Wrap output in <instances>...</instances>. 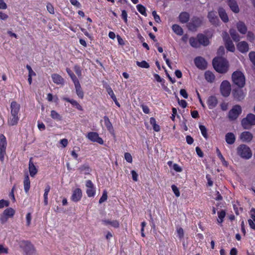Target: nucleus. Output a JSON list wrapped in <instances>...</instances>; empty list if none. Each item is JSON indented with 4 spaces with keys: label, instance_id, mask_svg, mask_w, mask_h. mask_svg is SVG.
Returning <instances> with one entry per match:
<instances>
[{
    "label": "nucleus",
    "instance_id": "4be33fe9",
    "mask_svg": "<svg viewBox=\"0 0 255 255\" xmlns=\"http://www.w3.org/2000/svg\"><path fill=\"white\" fill-rule=\"evenodd\" d=\"M179 21L181 23H187L190 19V14L188 12H181L178 16Z\"/></svg>",
    "mask_w": 255,
    "mask_h": 255
},
{
    "label": "nucleus",
    "instance_id": "13d9d810",
    "mask_svg": "<svg viewBox=\"0 0 255 255\" xmlns=\"http://www.w3.org/2000/svg\"><path fill=\"white\" fill-rule=\"evenodd\" d=\"M46 8L48 11L51 14L54 13V8L52 4L50 3H48L46 5Z\"/></svg>",
    "mask_w": 255,
    "mask_h": 255
},
{
    "label": "nucleus",
    "instance_id": "0e129e2a",
    "mask_svg": "<svg viewBox=\"0 0 255 255\" xmlns=\"http://www.w3.org/2000/svg\"><path fill=\"white\" fill-rule=\"evenodd\" d=\"M31 214L30 213H28L26 215V225L29 226L31 224Z\"/></svg>",
    "mask_w": 255,
    "mask_h": 255
},
{
    "label": "nucleus",
    "instance_id": "7c9ffc66",
    "mask_svg": "<svg viewBox=\"0 0 255 255\" xmlns=\"http://www.w3.org/2000/svg\"><path fill=\"white\" fill-rule=\"evenodd\" d=\"M237 28L238 31L242 34H245L247 32V27L245 23L241 21L237 23Z\"/></svg>",
    "mask_w": 255,
    "mask_h": 255
},
{
    "label": "nucleus",
    "instance_id": "9d476101",
    "mask_svg": "<svg viewBox=\"0 0 255 255\" xmlns=\"http://www.w3.org/2000/svg\"><path fill=\"white\" fill-rule=\"evenodd\" d=\"M232 94L234 99L238 102L243 100L246 96V93L242 88L239 87L234 89L232 91Z\"/></svg>",
    "mask_w": 255,
    "mask_h": 255
},
{
    "label": "nucleus",
    "instance_id": "f03ea898",
    "mask_svg": "<svg viewBox=\"0 0 255 255\" xmlns=\"http://www.w3.org/2000/svg\"><path fill=\"white\" fill-rule=\"evenodd\" d=\"M233 83L240 88H243L246 83V78L244 74L240 71L237 70L232 75Z\"/></svg>",
    "mask_w": 255,
    "mask_h": 255
},
{
    "label": "nucleus",
    "instance_id": "864d4df0",
    "mask_svg": "<svg viewBox=\"0 0 255 255\" xmlns=\"http://www.w3.org/2000/svg\"><path fill=\"white\" fill-rule=\"evenodd\" d=\"M171 189L176 197H178L180 196V191H179L178 187L175 185H174V184L172 185L171 186Z\"/></svg>",
    "mask_w": 255,
    "mask_h": 255
},
{
    "label": "nucleus",
    "instance_id": "680f3d73",
    "mask_svg": "<svg viewBox=\"0 0 255 255\" xmlns=\"http://www.w3.org/2000/svg\"><path fill=\"white\" fill-rule=\"evenodd\" d=\"M249 56L251 62L255 66V52L251 51L250 52Z\"/></svg>",
    "mask_w": 255,
    "mask_h": 255
},
{
    "label": "nucleus",
    "instance_id": "58836bf2",
    "mask_svg": "<svg viewBox=\"0 0 255 255\" xmlns=\"http://www.w3.org/2000/svg\"><path fill=\"white\" fill-rule=\"evenodd\" d=\"M74 86L76 89V94L79 98L83 99L84 98V94L80 84L79 83L78 84L75 85Z\"/></svg>",
    "mask_w": 255,
    "mask_h": 255
},
{
    "label": "nucleus",
    "instance_id": "a19ab883",
    "mask_svg": "<svg viewBox=\"0 0 255 255\" xmlns=\"http://www.w3.org/2000/svg\"><path fill=\"white\" fill-rule=\"evenodd\" d=\"M150 124L152 126L153 129L155 131H159L160 129V126L156 124L155 118L151 117L150 118Z\"/></svg>",
    "mask_w": 255,
    "mask_h": 255
},
{
    "label": "nucleus",
    "instance_id": "1a4fd4ad",
    "mask_svg": "<svg viewBox=\"0 0 255 255\" xmlns=\"http://www.w3.org/2000/svg\"><path fill=\"white\" fill-rule=\"evenodd\" d=\"M20 247L23 249L26 255H31L34 250L33 245L28 241H21Z\"/></svg>",
    "mask_w": 255,
    "mask_h": 255
},
{
    "label": "nucleus",
    "instance_id": "b1692460",
    "mask_svg": "<svg viewBox=\"0 0 255 255\" xmlns=\"http://www.w3.org/2000/svg\"><path fill=\"white\" fill-rule=\"evenodd\" d=\"M32 160V158H30L29 161L28 169L30 176L32 177H34L35 175L37 173L38 170L36 168V166L34 165Z\"/></svg>",
    "mask_w": 255,
    "mask_h": 255
},
{
    "label": "nucleus",
    "instance_id": "423d86ee",
    "mask_svg": "<svg viewBox=\"0 0 255 255\" xmlns=\"http://www.w3.org/2000/svg\"><path fill=\"white\" fill-rule=\"evenodd\" d=\"M202 23V19L196 16L192 17L190 21L187 23V27L188 30L192 31H195L197 28L200 27Z\"/></svg>",
    "mask_w": 255,
    "mask_h": 255
},
{
    "label": "nucleus",
    "instance_id": "2eb2a0df",
    "mask_svg": "<svg viewBox=\"0 0 255 255\" xmlns=\"http://www.w3.org/2000/svg\"><path fill=\"white\" fill-rule=\"evenodd\" d=\"M208 18L209 21L214 25H218L219 23V19L216 15V13L214 11H209L208 13Z\"/></svg>",
    "mask_w": 255,
    "mask_h": 255
},
{
    "label": "nucleus",
    "instance_id": "473e14b6",
    "mask_svg": "<svg viewBox=\"0 0 255 255\" xmlns=\"http://www.w3.org/2000/svg\"><path fill=\"white\" fill-rule=\"evenodd\" d=\"M7 142L5 136L1 134L0 135V151H6Z\"/></svg>",
    "mask_w": 255,
    "mask_h": 255
},
{
    "label": "nucleus",
    "instance_id": "ddd939ff",
    "mask_svg": "<svg viewBox=\"0 0 255 255\" xmlns=\"http://www.w3.org/2000/svg\"><path fill=\"white\" fill-rule=\"evenodd\" d=\"M82 197V191L79 188H77L72 191V194L71 196V200L74 202L80 201Z\"/></svg>",
    "mask_w": 255,
    "mask_h": 255
},
{
    "label": "nucleus",
    "instance_id": "f3484780",
    "mask_svg": "<svg viewBox=\"0 0 255 255\" xmlns=\"http://www.w3.org/2000/svg\"><path fill=\"white\" fill-rule=\"evenodd\" d=\"M250 215L251 219L248 220L249 225L252 230H255V208L251 209Z\"/></svg>",
    "mask_w": 255,
    "mask_h": 255
},
{
    "label": "nucleus",
    "instance_id": "5fc2aeb1",
    "mask_svg": "<svg viewBox=\"0 0 255 255\" xmlns=\"http://www.w3.org/2000/svg\"><path fill=\"white\" fill-rule=\"evenodd\" d=\"M106 89H107V91L108 93L109 94V95L110 96L111 98L113 100H114V99L116 98V97L112 89L109 86L106 88Z\"/></svg>",
    "mask_w": 255,
    "mask_h": 255
},
{
    "label": "nucleus",
    "instance_id": "6e6d98bb",
    "mask_svg": "<svg viewBox=\"0 0 255 255\" xmlns=\"http://www.w3.org/2000/svg\"><path fill=\"white\" fill-rule=\"evenodd\" d=\"M121 18L123 19L126 23L128 22V14L126 10H122Z\"/></svg>",
    "mask_w": 255,
    "mask_h": 255
},
{
    "label": "nucleus",
    "instance_id": "4468645a",
    "mask_svg": "<svg viewBox=\"0 0 255 255\" xmlns=\"http://www.w3.org/2000/svg\"><path fill=\"white\" fill-rule=\"evenodd\" d=\"M218 101L215 96H210L207 100L208 108L210 110L215 108L218 105Z\"/></svg>",
    "mask_w": 255,
    "mask_h": 255
},
{
    "label": "nucleus",
    "instance_id": "6e6552de",
    "mask_svg": "<svg viewBox=\"0 0 255 255\" xmlns=\"http://www.w3.org/2000/svg\"><path fill=\"white\" fill-rule=\"evenodd\" d=\"M222 37L223 40L225 42V45L226 49L229 51L234 52L235 50V47L228 32L224 31L222 33Z\"/></svg>",
    "mask_w": 255,
    "mask_h": 255
},
{
    "label": "nucleus",
    "instance_id": "a18cd8bd",
    "mask_svg": "<svg viewBox=\"0 0 255 255\" xmlns=\"http://www.w3.org/2000/svg\"><path fill=\"white\" fill-rule=\"evenodd\" d=\"M50 116L53 119L57 121L62 120V116L55 110L51 111Z\"/></svg>",
    "mask_w": 255,
    "mask_h": 255
},
{
    "label": "nucleus",
    "instance_id": "6ab92c4d",
    "mask_svg": "<svg viewBox=\"0 0 255 255\" xmlns=\"http://www.w3.org/2000/svg\"><path fill=\"white\" fill-rule=\"evenodd\" d=\"M253 138V135L250 131H243L240 135V139L243 142H249Z\"/></svg>",
    "mask_w": 255,
    "mask_h": 255
},
{
    "label": "nucleus",
    "instance_id": "0eeeda50",
    "mask_svg": "<svg viewBox=\"0 0 255 255\" xmlns=\"http://www.w3.org/2000/svg\"><path fill=\"white\" fill-rule=\"evenodd\" d=\"M220 91L223 97H229L231 92V86L230 82L227 80H224L221 84Z\"/></svg>",
    "mask_w": 255,
    "mask_h": 255
},
{
    "label": "nucleus",
    "instance_id": "09e8293b",
    "mask_svg": "<svg viewBox=\"0 0 255 255\" xmlns=\"http://www.w3.org/2000/svg\"><path fill=\"white\" fill-rule=\"evenodd\" d=\"M136 65L141 68H148L150 66L149 64L145 60H142L141 62L136 61Z\"/></svg>",
    "mask_w": 255,
    "mask_h": 255
},
{
    "label": "nucleus",
    "instance_id": "79ce46f5",
    "mask_svg": "<svg viewBox=\"0 0 255 255\" xmlns=\"http://www.w3.org/2000/svg\"><path fill=\"white\" fill-rule=\"evenodd\" d=\"M216 153H217V156L221 160V161L222 163V164L224 166H225L227 167L228 165V163L225 160V158L223 156L222 154L221 153L220 150H219V149L218 148H216Z\"/></svg>",
    "mask_w": 255,
    "mask_h": 255
},
{
    "label": "nucleus",
    "instance_id": "f257e3e1",
    "mask_svg": "<svg viewBox=\"0 0 255 255\" xmlns=\"http://www.w3.org/2000/svg\"><path fill=\"white\" fill-rule=\"evenodd\" d=\"M212 64L215 70L220 73H225L228 70V62L226 59L221 57L214 58Z\"/></svg>",
    "mask_w": 255,
    "mask_h": 255
},
{
    "label": "nucleus",
    "instance_id": "a211bd4d",
    "mask_svg": "<svg viewBox=\"0 0 255 255\" xmlns=\"http://www.w3.org/2000/svg\"><path fill=\"white\" fill-rule=\"evenodd\" d=\"M62 100L70 103L73 107H75L78 110L80 111H83V109L80 104L76 100L74 99H71L67 97H63L62 98Z\"/></svg>",
    "mask_w": 255,
    "mask_h": 255
},
{
    "label": "nucleus",
    "instance_id": "2f4dec72",
    "mask_svg": "<svg viewBox=\"0 0 255 255\" xmlns=\"http://www.w3.org/2000/svg\"><path fill=\"white\" fill-rule=\"evenodd\" d=\"M104 124L105 125L107 129V130L110 132V133H113L114 132V128L113 127V125L111 123V122L110 121L109 118L107 116H104Z\"/></svg>",
    "mask_w": 255,
    "mask_h": 255
},
{
    "label": "nucleus",
    "instance_id": "72a5a7b5",
    "mask_svg": "<svg viewBox=\"0 0 255 255\" xmlns=\"http://www.w3.org/2000/svg\"><path fill=\"white\" fill-rule=\"evenodd\" d=\"M218 219L217 223L222 226V224L224 222V219L226 216V213L225 210H221L217 212Z\"/></svg>",
    "mask_w": 255,
    "mask_h": 255
},
{
    "label": "nucleus",
    "instance_id": "e433bc0d",
    "mask_svg": "<svg viewBox=\"0 0 255 255\" xmlns=\"http://www.w3.org/2000/svg\"><path fill=\"white\" fill-rule=\"evenodd\" d=\"M172 29L174 32L178 35H182L183 34V30L182 27L178 24H174L172 26Z\"/></svg>",
    "mask_w": 255,
    "mask_h": 255
},
{
    "label": "nucleus",
    "instance_id": "dca6fc26",
    "mask_svg": "<svg viewBox=\"0 0 255 255\" xmlns=\"http://www.w3.org/2000/svg\"><path fill=\"white\" fill-rule=\"evenodd\" d=\"M19 120L18 115L10 114L7 119V124L9 126H14L17 125Z\"/></svg>",
    "mask_w": 255,
    "mask_h": 255
},
{
    "label": "nucleus",
    "instance_id": "4c0bfd02",
    "mask_svg": "<svg viewBox=\"0 0 255 255\" xmlns=\"http://www.w3.org/2000/svg\"><path fill=\"white\" fill-rule=\"evenodd\" d=\"M230 34L233 40L235 42H238L240 39V37L236 30L234 29H230L229 30Z\"/></svg>",
    "mask_w": 255,
    "mask_h": 255
},
{
    "label": "nucleus",
    "instance_id": "f8f14e48",
    "mask_svg": "<svg viewBox=\"0 0 255 255\" xmlns=\"http://www.w3.org/2000/svg\"><path fill=\"white\" fill-rule=\"evenodd\" d=\"M194 63L196 66L201 70H205L207 66V61L201 56L196 57L194 59Z\"/></svg>",
    "mask_w": 255,
    "mask_h": 255
},
{
    "label": "nucleus",
    "instance_id": "3c124183",
    "mask_svg": "<svg viewBox=\"0 0 255 255\" xmlns=\"http://www.w3.org/2000/svg\"><path fill=\"white\" fill-rule=\"evenodd\" d=\"M74 70L79 77L82 76V71L80 66L75 65L74 67Z\"/></svg>",
    "mask_w": 255,
    "mask_h": 255
},
{
    "label": "nucleus",
    "instance_id": "9b49d317",
    "mask_svg": "<svg viewBox=\"0 0 255 255\" xmlns=\"http://www.w3.org/2000/svg\"><path fill=\"white\" fill-rule=\"evenodd\" d=\"M86 137L92 142H96L100 144H104L103 139L99 136V134L96 132H89L87 134Z\"/></svg>",
    "mask_w": 255,
    "mask_h": 255
},
{
    "label": "nucleus",
    "instance_id": "f704fd0d",
    "mask_svg": "<svg viewBox=\"0 0 255 255\" xmlns=\"http://www.w3.org/2000/svg\"><path fill=\"white\" fill-rule=\"evenodd\" d=\"M205 79L210 83L214 82L215 77L214 74L210 71H206L205 73Z\"/></svg>",
    "mask_w": 255,
    "mask_h": 255
},
{
    "label": "nucleus",
    "instance_id": "7ed1b4c3",
    "mask_svg": "<svg viewBox=\"0 0 255 255\" xmlns=\"http://www.w3.org/2000/svg\"><path fill=\"white\" fill-rule=\"evenodd\" d=\"M238 155L242 158L248 159L252 156V153L249 147L245 144H241L237 149Z\"/></svg>",
    "mask_w": 255,
    "mask_h": 255
},
{
    "label": "nucleus",
    "instance_id": "393cba45",
    "mask_svg": "<svg viewBox=\"0 0 255 255\" xmlns=\"http://www.w3.org/2000/svg\"><path fill=\"white\" fill-rule=\"evenodd\" d=\"M237 48L242 53H246L249 51V45L246 41H241L238 43Z\"/></svg>",
    "mask_w": 255,
    "mask_h": 255
},
{
    "label": "nucleus",
    "instance_id": "603ef678",
    "mask_svg": "<svg viewBox=\"0 0 255 255\" xmlns=\"http://www.w3.org/2000/svg\"><path fill=\"white\" fill-rule=\"evenodd\" d=\"M108 199L107 192L106 190H104L103 191L102 197L100 198L99 200V203L101 204L104 202L106 201Z\"/></svg>",
    "mask_w": 255,
    "mask_h": 255
},
{
    "label": "nucleus",
    "instance_id": "052dcab7",
    "mask_svg": "<svg viewBox=\"0 0 255 255\" xmlns=\"http://www.w3.org/2000/svg\"><path fill=\"white\" fill-rule=\"evenodd\" d=\"M125 158L127 162L128 163H131L132 162V157L130 153L128 152H126L125 153Z\"/></svg>",
    "mask_w": 255,
    "mask_h": 255
},
{
    "label": "nucleus",
    "instance_id": "8fccbe9b",
    "mask_svg": "<svg viewBox=\"0 0 255 255\" xmlns=\"http://www.w3.org/2000/svg\"><path fill=\"white\" fill-rule=\"evenodd\" d=\"M86 193L89 197H93L96 194V190L95 188H88L86 190Z\"/></svg>",
    "mask_w": 255,
    "mask_h": 255
},
{
    "label": "nucleus",
    "instance_id": "49530a36",
    "mask_svg": "<svg viewBox=\"0 0 255 255\" xmlns=\"http://www.w3.org/2000/svg\"><path fill=\"white\" fill-rule=\"evenodd\" d=\"M136 8L139 12H140L142 15L146 16L147 15V13L146 12V8L141 4H138L136 5Z\"/></svg>",
    "mask_w": 255,
    "mask_h": 255
},
{
    "label": "nucleus",
    "instance_id": "5701e85b",
    "mask_svg": "<svg viewBox=\"0 0 255 255\" xmlns=\"http://www.w3.org/2000/svg\"><path fill=\"white\" fill-rule=\"evenodd\" d=\"M218 11L222 20L225 23L228 22L229 21V17L225 9L222 7H220L218 9Z\"/></svg>",
    "mask_w": 255,
    "mask_h": 255
},
{
    "label": "nucleus",
    "instance_id": "69168bd1",
    "mask_svg": "<svg viewBox=\"0 0 255 255\" xmlns=\"http://www.w3.org/2000/svg\"><path fill=\"white\" fill-rule=\"evenodd\" d=\"M70 2L73 5L78 8L81 7V3L77 0H70Z\"/></svg>",
    "mask_w": 255,
    "mask_h": 255
},
{
    "label": "nucleus",
    "instance_id": "ea45409f",
    "mask_svg": "<svg viewBox=\"0 0 255 255\" xmlns=\"http://www.w3.org/2000/svg\"><path fill=\"white\" fill-rule=\"evenodd\" d=\"M50 189H51V187H50V185H47L44 189L43 197H44V204L45 206L48 204V195L50 190Z\"/></svg>",
    "mask_w": 255,
    "mask_h": 255
},
{
    "label": "nucleus",
    "instance_id": "a878e982",
    "mask_svg": "<svg viewBox=\"0 0 255 255\" xmlns=\"http://www.w3.org/2000/svg\"><path fill=\"white\" fill-rule=\"evenodd\" d=\"M51 78L53 82L57 85H63L64 84V79L59 74H52Z\"/></svg>",
    "mask_w": 255,
    "mask_h": 255
},
{
    "label": "nucleus",
    "instance_id": "bb28decb",
    "mask_svg": "<svg viewBox=\"0 0 255 255\" xmlns=\"http://www.w3.org/2000/svg\"><path fill=\"white\" fill-rule=\"evenodd\" d=\"M20 105L16 101H12L10 104V114L18 115L20 111Z\"/></svg>",
    "mask_w": 255,
    "mask_h": 255
},
{
    "label": "nucleus",
    "instance_id": "c03bdc74",
    "mask_svg": "<svg viewBox=\"0 0 255 255\" xmlns=\"http://www.w3.org/2000/svg\"><path fill=\"white\" fill-rule=\"evenodd\" d=\"M189 43L190 45L194 48H198L200 47L198 38L191 37L189 38Z\"/></svg>",
    "mask_w": 255,
    "mask_h": 255
},
{
    "label": "nucleus",
    "instance_id": "412c9836",
    "mask_svg": "<svg viewBox=\"0 0 255 255\" xmlns=\"http://www.w3.org/2000/svg\"><path fill=\"white\" fill-rule=\"evenodd\" d=\"M197 38L198 39L200 46H207L209 44V40L208 38L203 34L199 33L197 35Z\"/></svg>",
    "mask_w": 255,
    "mask_h": 255
},
{
    "label": "nucleus",
    "instance_id": "37998d69",
    "mask_svg": "<svg viewBox=\"0 0 255 255\" xmlns=\"http://www.w3.org/2000/svg\"><path fill=\"white\" fill-rule=\"evenodd\" d=\"M81 172H85V174H89V172L91 171V169L87 164H84L79 167L78 169Z\"/></svg>",
    "mask_w": 255,
    "mask_h": 255
},
{
    "label": "nucleus",
    "instance_id": "c756f323",
    "mask_svg": "<svg viewBox=\"0 0 255 255\" xmlns=\"http://www.w3.org/2000/svg\"><path fill=\"white\" fill-rule=\"evenodd\" d=\"M23 186L25 192L28 193L30 188V181L28 174L24 175Z\"/></svg>",
    "mask_w": 255,
    "mask_h": 255
},
{
    "label": "nucleus",
    "instance_id": "20e7f679",
    "mask_svg": "<svg viewBox=\"0 0 255 255\" xmlns=\"http://www.w3.org/2000/svg\"><path fill=\"white\" fill-rule=\"evenodd\" d=\"M242 109L240 105H234L229 111L228 118L230 121H235L238 118L239 116L242 114Z\"/></svg>",
    "mask_w": 255,
    "mask_h": 255
},
{
    "label": "nucleus",
    "instance_id": "774afa93",
    "mask_svg": "<svg viewBox=\"0 0 255 255\" xmlns=\"http://www.w3.org/2000/svg\"><path fill=\"white\" fill-rule=\"evenodd\" d=\"M173 168L177 172H181L182 171V168L177 163L173 164Z\"/></svg>",
    "mask_w": 255,
    "mask_h": 255
},
{
    "label": "nucleus",
    "instance_id": "c85d7f7f",
    "mask_svg": "<svg viewBox=\"0 0 255 255\" xmlns=\"http://www.w3.org/2000/svg\"><path fill=\"white\" fill-rule=\"evenodd\" d=\"M225 140L229 144H233L236 141V136L233 132H228L225 135Z\"/></svg>",
    "mask_w": 255,
    "mask_h": 255
},
{
    "label": "nucleus",
    "instance_id": "39448f33",
    "mask_svg": "<svg viewBox=\"0 0 255 255\" xmlns=\"http://www.w3.org/2000/svg\"><path fill=\"white\" fill-rule=\"evenodd\" d=\"M241 125L244 129H249L252 126L255 125V115L253 114H248L246 117L241 121Z\"/></svg>",
    "mask_w": 255,
    "mask_h": 255
},
{
    "label": "nucleus",
    "instance_id": "338daca9",
    "mask_svg": "<svg viewBox=\"0 0 255 255\" xmlns=\"http://www.w3.org/2000/svg\"><path fill=\"white\" fill-rule=\"evenodd\" d=\"M8 219L9 218L7 216H4V214L2 213V214L0 216V221L1 224H3L7 222Z\"/></svg>",
    "mask_w": 255,
    "mask_h": 255
},
{
    "label": "nucleus",
    "instance_id": "de8ad7c7",
    "mask_svg": "<svg viewBox=\"0 0 255 255\" xmlns=\"http://www.w3.org/2000/svg\"><path fill=\"white\" fill-rule=\"evenodd\" d=\"M199 127L200 129L202 135L204 138L207 139L208 136L206 128L205 127V126L202 125H200Z\"/></svg>",
    "mask_w": 255,
    "mask_h": 255
},
{
    "label": "nucleus",
    "instance_id": "e2e57ef3",
    "mask_svg": "<svg viewBox=\"0 0 255 255\" xmlns=\"http://www.w3.org/2000/svg\"><path fill=\"white\" fill-rule=\"evenodd\" d=\"M153 77L156 81L159 83H165V80L161 78V77L157 74H154Z\"/></svg>",
    "mask_w": 255,
    "mask_h": 255
},
{
    "label": "nucleus",
    "instance_id": "cd10ccee",
    "mask_svg": "<svg viewBox=\"0 0 255 255\" xmlns=\"http://www.w3.org/2000/svg\"><path fill=\"white\" fill-rule=\"evenodd\" d=\"M102 222L106 226L110 225L112 227L116 229L119 228L120 227L119 222L117 220L111 221L109 219H105L103 220Z\"/></svg>",
    "mask_w": 255,
    "mask_h": 255
},
{
    "label": "nucleus",
    "instance_id": "4d7b16f0",
    "mask_svg": "<svg viewBox=\"0 0 255 255\" xmlns=\"http://www.w3.org/2000/svg\"><path fill=\"white\" fill-rule=\"evenodd\" d=\"M9 205L8 201L1 199L0 200V209L3 208L4 207H8Z\"/></svg>",
    "mask_w": 255,
    "mask_h": 255
},
{
    "label": "nucleus",
    "instance_id": "bf43d9fd",
    "mask_svg": "<svg viewBox=\"0 0 255 255\" xmlns=\"http://www.w3.org/2000/svg\"><path fill=\"white\" fill-rule=\"evenodd\" d=\"M177 233L178 234V237L180 239L183 238L184 230L181 227H180L177 229Z\"/></svg>",
    "mask_w": 255,
    "mask_h": 255
},
{
    "label": "nucleus",
    "instance_id": "c9c22d12",
    "mask_svg": "<svg viewBox=\"0 0 255 255\" xmlns=\"http://www.w3.org/2000/svg\"><path fill=\"white\" fill-rule=\"evenodd\" d=\"M15 213V210L13 208L9 207L5 209L2 213L8 218H11L14 215Z\"/></svg>",
    "mask_w": 255,
    "mask_h": 255
},
{
    "label": "nucleus",
    "instance_id": "aec40b11",
    "mask_svg": "<svg viewBox=\"0 0 255 255\" xmlns=\"http://www.w3.org/2000/svg\"><path fill=\"white\" fill-rule=\"evenodd\" d=\"M227 1L228 5L233 12L236 13L239 12L240 9L236 0H227Z\"/></svg>",
    "mask_w": 255,
    "mask_h": 255
}]
</instances>
